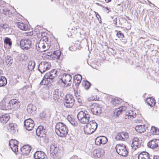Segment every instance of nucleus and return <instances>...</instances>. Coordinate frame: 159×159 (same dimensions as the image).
I'll list each match as a JSON object with an SVG mask.
<instances>
[{
	"instance_id": "69168bd1",
	"label": "nucleus",
	"mask_w": 159,
	"mask_h": 159,
	"mask_svg": "<svg viewBox=\"0 0 159 159\" xmlns=\"http://www.w3.org/2000/svg\"><path fill=\"white\" fill-rule=\"evenodd\" d=\"M111 0H105V2L107 3H108L110 2L111 1Z\"/></svg>"
},
{
	"instance_id": "6e6552de",
	"label": "nucleus",
	"mask_w": 159,
	"mask_h": 159,
	"mask_svg": "<svg viewBox=\"0 0 159 159\" xmlns=\"http://www.w3.org/2000/svg\"><path fill=\"white\" fill-rule=\"evenodd\" d=\"M90 110L93 115L99 116L102 113V109L100 105L97 103H93L92 105Z\"/></svg>"
},
{
	"instance_id": "a19ab883",
	"label": "nucleus",
	"mask_w": 159,
	"mask_h": 159,
	"mask_svg": "<svg viewBox=\"0 0 159 159\" xmlns=\"http://www.w3.org/2000/svg\"><path fill=\"white\" fill-rule=\"evenodd\" d=\"M4 46L8 45L9 46L11 47L12 45V42L11 39L8 37H6L4 40Z\"/></svg>"
},
{
	"instance_id": "f8f14e48",
	"label": "nucleus",
	"mask_w": 159,
	"mask_h": 159,
	"mask_svg": "<svg viewBox=\"0 0 159 159\" xmlns=\"http://www.w3.org/2000/svg\"><path fill=\"white\" fill-rule=\"evenodd\" d=\"M148 147L152 149H156L157 151L159 150V139H154L150 140L147 144Z\"/></svg>"
},
{
	"instance_id": "8fccbe9b",
	"label": "nucleus",
	"mask_w": 159,
	"mask_h": 159,
	"mask_svg": "<svg viewBox=\"0 0 159 159\" xmlns=\"http://www.w3.org/2000/svg\"><path fill=\"white\" fill-rule=\"evenodd\" d=\"M18 144V141L16 139H12L10 140L9 142V145L10 147H11V146H13V145L15 143V144Z\"/></svg>"
},
{
	"instance_id": "3c124183",
	"label": "nucleus",
	"mask_w": 159,
	"mask_h": 159,
	"mask_svg": "<svg viewBox=\"0 0 159 159\" xmlns=\"http://www.w3.org/2000/svg\"><path fill=\"white\" fill-rule=\"evenodd\" d=\"M40 116L42 119H44L47 117L48 115L45 111H43L40 113Z\"/></svg>"
},
{
	"instance_id": "864d4df0",
	"label": "nucleus",
	"mask_w": 159,
	"mask_h": 159,
	"mask_svg": "<svg viewBox=\"0 0 159 159\" xmlns=\"http://www.w3.org/2000/svg\"><path fill=\"white\" fill-rule=\"evenodd\" d=\"M103 9L107 13H109L111 11V10L108 8V7H106L105 6H103Z\"/></svg>"
},
{
	"instance_id": "a878e982",
	"label": "nucleus",
	"mask_w": 159,
	"mask_h": 159,
	"mask_svg": "<svg viewBox=\"0 0 159 159\" xmlns=\"http://www.w3.org/2000/svg\"><path fill=\"white\" fill-rule=\"evenodd\" d=\"M10 117L8 114L2 115L0 117V121L3 124H6L9 120Z\"/></svg>"
},
{
	"instance_id": "9b49d317",
	"label": "nucleus",
	"mask_w": 159,
	"mask_h": 159,
	"mask_svg": "<svg viewBox=\"0 0 159 159\" xmlns=\"http://www.w3.org/2000/svg\"><path fill=\"white\" fill-rule=\"evenodd\" d=\"M47 130L44 128L43 126H39L36 130V134L39 137L44 138L46 136Z\"/></svg>"
},
{
	"instance_id": "774afa93",
	"label": "nucleus",
	"mask_w": 159,
	"mask_h": 159,
	"mask_svg": "<svg viewBox=\"0 0 159 159\" xmlns=\"http://www.w3.org/2000/svg\"><path fill=\"white\" fill-rule=\"evenodd\" d=\"M148 2H149V3H151V4H152V3H151L150 2H149V1H148Z\"/></svg>"
},
{
	"instance_id": "c85d7f7f",
	"label": "nucleus",
	"mask_w": 159,
	"mask_h": 159,
	"mask_svg": "<svg viewBox=\"0 0 159 159\" xmlns=\"http://www.w3.org/2000/svg\"><path fill=\"white\" fill-rule=\"evenodd\" d=\"M84 131L85 133L87 134H92L95 132L92 128H91L90 126L88 125V123L84 127Z\"/></svg>"
},
{
	"instance_id": "13d9d810",
	"label": "nucleus",
	"mask_w": 159,
	"mask_h": 159,
	"mask_svg": "<svg viewBox=\"0 0 159 159\" xmlns=\"http://www.w3.org/2000/svg\"><path fill=\"white\" fill-rule=\"evenodd\" d=\"M95 13L96 16L97 17V18L98 19V20H99V18H100V19H101L100 16L99 15L98 13L97 12H95Z\"/></svg>"
},
{
	"instance_id": "39448f33",
	"label": "nucleus",
	"mask_w": 159,
	"mask_h": 159,
	"mask_svg": "<svg viewBox=\"0 0 159 159\" xmlns=\"http://www.w3.org/2000/svg\"><path fill=\"white\" fill-rule=\"evenodd\" d=\"M21 48L24 50H27L31 47L32 41L28 39H22L20 42Z\"/></svg>"
},
{
	"instance_id": "f257e3e1",
	"label": "nucleus",
	"mask_w": 159,
	"mask_h": 159,
	"mask_svg": "<svg viewBox=\"0 0 159 159\" xmlns=\"http://www.w3.org/2000/svg\"><path fill=\"white\" fill-rule=\"evenodd\" d=\"M55 132L57 134L61 137L66 136L68 133V129L64 123L60 122L57 123L55 126Z\"/></svg>"
},
{
	"instance_id": "e2e57ef3",
	"label": "nucleus",
	"mask_w": 159,
	"mask_h": 159,
	"mask_svg": "<svg viewBox=\"0 0 159 159\" xmlns=\"http://www.w3.org/2000/svg\"><path fill=\"white\" fill-rule=\"evenodd\" d=\"M96 4L97 5H98V6H100V7H103V6H102V4H101L99 3H96Z\"/></svg>"
},
{
	"instance_id": "7c9ffc66",
	"label": "nucleus",
	"mask_w": 159,
	"mask_h": 159,
	"mask_svg": "<svg viewBox=\"0 0 159 159\" xmlns=\"http://www.w3.org/2000/svg\"><path fill=\"white\" fill-rule=\"evenodd\" d=\"M42 57L45 60L47 59L52 60L53 59L52 57V52L47 51L46 52L43 54Z\"/></svg>"
},
{
	"instance_id": "c756f323",
	"label": "nucleus",
	"mask_w": 159,
	"mask_h": 159,
	"mask_svg": "<svg viewBox=\"0 0 159 159\" xmlns=\"http://www.w3.org/2000/svg\"><path fill=\"white\" fill-rule=\"evenodd\" d=\"M53 81H51L49 77H45V74L44 75L43 78L40 82V84L43 85H49Z\"/></svg>"
},
{
	"instance_id": "473e14b6",
	"label": "nucleus",
	"mask_w": 159,
	"mask_h": 159,
	"mask_svg": "<svg viewBox=\"0 0 159 159\" xmlns=\"http://www.w3.org/2000/svg\"><path fill=\"white\" fill-rule=\"evenodd\" d=\"M146 101L147 104L151 107L154 106L156 104L155 99L152 98H146Z\"/></svg>"
},
{
	"instance_id": "b1692460",
	"label": "nucleus",
	"mask_w": 159,
	"mask_h": 159,
	"mask_svg": "<svg viewBox=\"0 0 159 159\" xmlns=\"http://www.w3.org/2000/svg\"><path fill=\"white\" fill-rule=\"evenodd\" d=\"M125 115V118L126 119H132L136 117V114L134 112L131 110L126 111Z\"/></svg>"
},
{
	"instance_id": "bf43d9fd",
	"label": "nucleus",
	"mask_w": 159,
	"mask_h": 159,
	"mask_svg": "<svg viewBox=\"0 0 159 159\" xmlns=\"http://www.w3.org/2000/svg\"><path fill=\"white\" fill-rule=\"evenodd\" d=\"M117 18H116L113 20V23L114 25H117Z\"/></svg>"
},
{
	"instance_id": "ddd939ff",
	"label": "nucleus",
	"mask_w": 159,
	"mask_h": 159,
	"mask_svg": "<svg viewBox=\"0 0 159 159\" xmlns=\"http://www.w3.org/2000/svg\"><path fill=\"white\" fill-rule=\"evenodd\" d=\"M24 125L27 130L30 131L33 129L35 125L34 120L30 118H29L24 121Z\"/></svg>"
},
{
	"instance_id": "1a4fd4ad",
	"label": "nucleus",
	"mask_w": 159,
	"mask_h": 159,
	"mask_svg": "<svg viewBox=\"0 0 159 159\" xmlns=\"http://www.w3.org/2000/svg\"><path fill=\"white\" fill-rule=\"evenodd\" d=\"M49 63L46 61L41 62L38 66V70L42 74L49 70L50 66H49Z\"/></svg>"
},
{
	"instance_id": "f3484780",
	"label": "nucleus",
	"mask_w": 159,
	"mask_h": 159,
	"mask_svg": "<svg viewBox=\"0 0 159 159\" xmlns=\"http://www.w3.org/2000/svg\"><path fill=\"white\" fill-rule=\"evenodd\" d=\"M104 151L100 149L94 150L93 152V155L94 157L96 159L102 158L104 156Z\"/></svg>"
},
{
	"instance_id": "0eeeda50",
	"label": "nucleus",
	"mask_w": 159,
	"mask_h": 159,
	"mask_svg": "<svg viewBox=\"0 0 159 159\" xmlns=\"http://www.w3.org/2000/svg\"><path fill=\"white\" fill-rule=\"evenodd\" d=\"M20 101L18 99H13L9 101L7 107L9 109H14L15 110L17 109L20 106Z\"/></svg>"
},
{
	"instance_id": "6e6d98bb",
	"label": "nucleus",
	"mask_w": 159,
	"mask_h": 159,
	"mask_svg": "<svg viewBox=\"0 0 159 159\" xmlns=\"http://www.w3.org/2000/svg\"><path fill=\"white\" fill-rule=\"evenodd\" d=\"M74 46H75V47H76V49H80L81 48H82V47H81V45H80L79 44L78 45L77 44H76L75 45H74Z\"/></svg>"
},
{
	"instance_id": "cd10ccee",
	"label": "nucleus",
	"mask_w": 159,
	"mask_h": 159,
	"mask_svg": "<svg viewBox=\"0 0 159 159\" xmlns=\"http://www.w3.org/2000/svg\"><path fill=\"white\" fill-rule=\"evenodd\" d=\"M16 127V125L13 123H10L7 127L8 130L9 131L11 132V133L14 134L17 130Z\"/></svg>"
},
{
	"instance_id": "37998d69",
	"label": "nucleus",
	"mask_w": 159,
	"mask_h": 159,
	"mask_svg": "<svg viewBox=\"0 0 159 159\" xmlns=\"http://www.w3.org/2000/svg\"><path fill=\"white\" fill-rule=\"evenodd\" d=\"M151 130L153 134L159 135V129L157 128L152 126L151 127Z\"/></svg>"
},
{
	"instance_id": "2eb2a0df",
	"label": "nucleus",
	"mask_w": 159,
	"mask_h": 159,
	"mask_svg": "<svg viewBox=\"0 0 159 159\" xmlns=\"http://www.w3.org/2000/svg\"><path fill=\"white\" fill-rule=\"evenodd\" d=\"M31 149V147L28 145H24L20 149L21 155L24 157L28 156L30 152Z\"/></svg>"
},
{
	"instance_id": "338daca9",
	"label": "nucleus",
	"mask_w": 159,
	"mask_h": 159,
	"mask_svg": "<svg viewBox=\"0 0 159 159\" xmlns=\"http://www.w3.org/2000/svg\"><path fill=\"white\" fill-rule=\"evenodd\" d=\"M2 71L0 69V75L2 74Z\"/></svg>"
},
{
	"instance_id": "2f4dec72",
	"label": "nucleus",
	"mask_w": 159,
	"mask_h": 159,
	"mask_svg": "<svg viewBox=\"0 0 159 159\" xmlns=\"http://www.w3.org/2000/svg\"><path fill=\"white\" fill-rule=\"evenodd\" d=\"M61 52L60 50L54 51L52 52V57L54 60H60L61 55Z\"/></svg>"
},
{
	"instance_id": "423d86ee",
	"label": "nucleus",
	"mask_w": 159,
	"mask_h": 159,
	"mask_svg": "<svg viewBox=\"0 0 159 159\" xmlns=\"http://www.w3.org/2000/svg\"><path fill=\"white\" fill-rule=\"evenodd\" d=\"M117 152L120 155L125 157L127 156L128 151L126 146L123 144H119L116 147Z\"/></svg>"
},
{
	"instance_id": "20e7f679",
	"label": "nucleus",
	"mask_w": 159,
	"mask_h": 159,
	"mask_svg": "<svg viewBox=\"0 0 159 159\" xmlns=\"http://www.w3.org/2000/svg\"><path fill=\"white\" fill-rule=\"evenodd\" d=\"M75 100L73 96L70 94H67L64 101V105L67 108L72 107L75 104Z\"/></svg>"
},
{
	"instance_id": "0e129e2a",
	"label": "nucleus",
	"mask_w": 159,
	"mask_h": 159,
	"mask_svg": "<svg viewBox=\"0 0 159 159\" xmlns=\"http://www.w3.org/2000/svg\"><path fill=\"white\" fill-rule=\"evenodd\" d=\"M77 101H78V102H79V103H80V102H81V101H82V100L80 99V98H78L77 99Z\"/></svg>"
},
{
	"instance_id": "ea45409f",
	"label": "nucleus",
	"mask_w": 159,
	"mask_h": 159,
	"mask_svg": "<svg viewBox=\"0 0 159 159\" xmlns=\"http://www.w3.org/2000/svg\"><path fill=\"white\" fill-rule=\"evenodd\" d=\"M126 109V107L125 106H122L121 107H119L118 110H117L116 112V115L117 117L119 116L121 114H122Z\"/></svg>"
},
{
	"instance_id": "a211bd4d",
	"label": "nucleus",
	"mask_w": 159,
	"mask_h": 159,
	"mask_svg": "<svg viewBox=\"0 0 159 159\" xmlns=\"http://www.w3.org/2000/svg\"><path fill=\"white\" fill-rule=\"evenodd\" d=\"M129 137L128 134L126 132H122L117 134L115 137V139L117 140L125 141Z\"/></svg>"
},
{
	"instance_id": "f03ea898",
	"label": "nucleus",
	"mask_w": 159,
	"mask_h": 159,
	"mask_svg": "<svg viewBox=\"0 0 159 159\" xmlns=\"http://www.w3.org/2000/svg\"><path fill=\"white\" fill-rule=\"evenodd\" d=\"M48 39L46 37L43 38L39 43L36 45V48L37 51L39 52H44L49 49L50 46Z\"/></svg>"
},
{
	"instance_id": "603ef678",
	"label": "nucleus",
	"mask_w": 159,
	"mask_h": 159,
	"mask_svg": "<svg viewBox=\"0 0 159 159\" xmlns=\"http://www.w3.org/2000/svg\"><path fill=\"white\" fill-rule=\"evenodd\" d=\"M100 138L99 136L97 137L95 139V143L96 145H99L101 144V142L100 141Z\"/></svg>"
},
{
	"instance_id": "6ab92c4d",
	"label": "nucleus",
	"mask_w": 159,
	"mask_h": 159,
	"mask_svg": "<svg viewBox=\"0 0 159 159\" xmlns=\"http://www.w3.org/2000/svg\"><path fill=\"white\" fill-rule=\"evenodd\" d=\"M141 141L137 137H134L132 141V143L131 145L133 148L136 150L137 148L141 146Z\"/></svg>"
},
{
	"instance_id": "4be33fe9",
	"label": "nucleus",
	"mask_w": 159,
	"mask_h": 159,
	"mask_svg": "<svg viewBox=\"0 0 159 159\" xmlns=\"http://www.w3.org/2000/svg\"><path fill=\"white\" fill-rule=\"evenodd\" d=\"M148 128V127L145 124L136 125L135 129L137 132L141 133L146 131Z\"/></svg>"
},
{
	"instance_id": "052dcab7",
	"label": "nucleus",
	"mask_w": 159,
	"mask_h": 159,
	"mask_svg": "<svg viewBox=\"0 0 159 159\" xmlns=\"http://www.w3.org/2000/svg\"><path fill=\"white\" fill-rule=\"evenodd\" d=\"M70 123L73 125L75 126L76 125V124L77 123H75L74 121L71 120L70 121Z\"/></svg>"
},
{
	"instance_id": "4d7b16f0",
	"label": "nucleus",
	"mask_w": 159,
	"mask_h": 159,
	"mask_svg": "<svg viewBox=\"0 0 159 159\" xmlns=\"http://www.w3.org/2000/svg\"><path fill=\"white\" fill-rule=\"evenodd\" d=\"M45 95H41V98L43 100H45L47 99L48 96L47 95V94H45Z\"/></svg>"
},
{
	"instance_id": "680f3d73",
	"label": "nucleus",
	"mask_w": 159,
	"mask_h": 159,
	"mask_svg": "<svg viewBox=\"0 0 159 159\" xmlns=\"http://www.w3.org/2000/svg\"><path fill=\"white\" fill-rule=\"evenodd\" d=\"M153 159H159V156L158 155H154Z\"/></svg>"
},
{
	"instance_id": "58836bf2",
	"label": "nucleus",
	"mask_w": 159,
	"mask_h": 159,
	"mask_svg": "<svg viewBox=\"0 0 159 159\" xmlns=\"http://www.w3.org/2000/svg\"><path fill=\"white\" fill-rule=\"evenodd\" d=\"M17 25L19 28L25 31L28 29L27 25L23 23L18 22Z\"/></svg>"
},
{
	"instance_id": "bb28decb",
	"label": "nucleus",
	"mask_w": 159,
	"mask_h": 159,
	"mask_svg": "<svg viewBox=\"0 0 159 159\" xmlns=\"http://www.w3.org/2000/svg\"><path fill=\"white\" fill-rule=\"evenodd\" d=\"M138 159H150L149 154L146 151L141 152L138 156Z\"/></svg>"
},
{
	"instance_id": "49530a36",
	"label": "nucleus",
	"mask_w": 159,
	"mask_h": 159,
	"mask_svg": "<svg viewBox=\"0 0 159 159\" xmlns=\"http://www.w3.org/2000/svg\"><path fill=\"white\" fill-rule=\"evenodd\" d=\"M18 144L14 143L12 146L10 147L12 151L16 154L17 152H18Z\"/></svg>"
},
{
	"instance_id": "4468645a",
	"label": "nucleus",
	"mask_w": 159,
	"mask_h": 159,
	"mask_svg": "<svg viewBox=\"0 0 159 159\" xmlns=\"http://www.w3.org/2000/svg\"><path fill=\"white\" fill-rule=\"evenodd\" d=\"M53 99L55 102L59 103L61 102L62 97H61V93L58 89H55L53 92Z\"/></svg>"
},
{
	"instance_id": "9d476101",
	"label": "nucleus",
	"mask_w": 159,
	"mask_h": 159,
	"mask_svg": "<svg viewBox=\"0 0 159 159\" xmlns=\"http://www.w3.org/2000/svg\"><path fill=\"white\" fill-rule=\"evenodd\" d=\"M71 79V75L70 74H67L64 75L62 78H61L59 81L60 82L61 81V83H63L65 85L68 82L66 86V87H67L71 85V82L70 81Z\"/></svg>"
},
{
	"instance_id": "393cba45",
	"label": "nucleus",
	"mask_w": 159,
	"mask_h": 159,
	"mask_svg": "<svg viewBox=\"0 0 159 159\" xmlns=\"http://www.w3.org/2000/svg\"><path fill=\"white\" fill-rule=\"evenodd\" d=\"M82 76L80 74L75 75L74 78V83L76 87V88L78 87L79 84L80 83L82 80Z\"/></svg>"
},
{
	"instance_id": "f704fd0d",
	"label": "nucleus",
	"mask_w": 159,
	"mask_h": 159,
	"mask_svg": "<svg viewBox=\"0 0 159 159\" xmlns=\"http://www.w3.org/2000/svg\"><path fill=\"white\" fill-rule=\"evenodd\" d=\"M35 63L33 60L30 61L28 63V69L30 71L33 70L35 66Z\"/></svg>"
},
{
	"instance_id": "de8ad7c7",
	"label": "nucleus",
	"mask_w": 159,
	"mask_h": 159,
	"mask_svg": "<svg viewBox=\"0 0 159 159\" xmlns=\"http://www.w3.org/2000/svg\"><path fill=\"white\" fill-rule=\"evenodd\" d=\"M69 31L70 32L71 34H75L77 33V28L75 27H70L68 28Z\"/></svg>"
},
{
	"instance_id": "c03bdc74",
	"label": "nucleus",
	"mask_w": 159,
	"mask_h": 159,
	"mask_svg": "<svg viewBox=\"0 0 159 159\" xmlns=\"http://www.w3.org/2000/svg\"><path fill=\"white\" fill-rule=\"evenodd\" d=\"M2 13L7 16H9L12 14L10 10L7 8H5L2 10Z\"/></svg>"
},
{
	"instance_id": "e433bc0d",
	"label": "nucleus",
	"mask_w": 159,
	"mask_h": 159,
	"mask_svg": "<svg viewBox=\"0 0 159 159\" xmlns=\"http://www.w3.org/2000/svg\"><path fill=\"white\" fill-rule=\"evenodd\" d=\"M82 84L83 86L86 90L89 89L91 85V83L87 80H83Z\"/></svg>"
},
{
	"instance_id": "5fc2aeb1",
	"label": "nucleus",
	"mask_w": 159,
	"mask_h": 159,
	"mask_svg": "<svg viewBox=\"0 0 159 159\" xmlns=\"http://www.w3.org/2000/svg\"><path fill=\"white\" fill-rule=\"evenodd\" d=\"M0 26L5 29L9 27L8 25L6 24H1Z\"/></svg>"
},
{
	"instance_id": "5701e85b",
	"label": "nucleus",
	"mask_w": 159,
	"mask_h": 159,
	"mask_svg": "<svg viewBox=\"0 0 159 159\" xmlns=\"http://www.w3.org/2000/svg\"><path fill=\"white\" fill-rule=\"evenodd\" d=\"M36 110V107L31 104H30L27 107V111L28 113L30 115H34L35 114Z\"/></svg>"
},
{
	"instance_id": "c9c22d12",
	"label": "nucleus",
	"mask_w": 159,
	"mask_h": 159,
	"mask_svg": "<svg viewBox=\"0 0 159 159\" xmlns=\"http://www.w3.org/2000/svg\"><path fill=\"white\" fill-rule=\"evenodd\" d=\"M111 102L113 105L116 106V105L121 103V99L117 98H113L112 99Z\"/></svg>"
},
{
	"instance_id": "4c0bfd02",
	"label": "nucleus",
	"mask_w": 159,
	"mask_h": 159,
	"mask_svg": "<svg viewBox=\"0 0 159 159\" xmlns=\"http://www.w3.org/2000/svg\"><path fill=\"white\" fill-rule=\"evenodd\" d=\"M89 126L95 131L98 127V124L95 120H92L89 122Z\"/></svg>"
},
{
	"instance_id": "79ce46f5",
	"label": "nucleus",
	"mask_w": 159,
	"mask_h": 159,
	"mask_svg": "<svg viewBox=\"0 0 159 159\" xmlns=\"http://www.w3.org/2000/svg\"><path fill=\"white\" fill-rule=\"evenodd\" d=\"M5 60L6 63L10 65L12 64L13 63V58L11 56L9 55H7L5 57Z\"/></svg>"
},
{
	"instance_id": "09e8293b",
	"label": "nucleus",
	"mask_w": 159,
	"mask_h": 159,
	"mask_svg": "<svg viewBox=\"0 0 159 159\" xmlns=\"http://www.w3.org/2000/svg\"><path fill=\"white\" fill-rule=\"evenodd\" d=\"M115 31L117 32L116 35L118 38L122 39L124 37V34L120 31H118L116 30Z\"/></svg>"
},
{
	"instance_id": "7ed1b4c3",
	"label": "nucleus",
	"mask_w": 159,
	"mask_h": 159,
	"mask_svg": "<svg viewBox=\"0 0 159 159\" xmlns=\"http://www.w3.org/2000/svg\"><path fill=\"white\" fill-rule=\"evenodd\" d=\"M90 116L86 111H81L77 115V118L82 124H88Z\"/></svg>"
},
{
	"instance_id": "aec40b11",
	"label": "nucleus",
	"mask_w": 159,
	"mask_h": 159,
	"mask_svg": "<svg viewBox=\"0 0 159 159\" xmlns=\"http://www.w3.org/2000/svg\"><path fill=\"white\" fill-rule=\"evenodd\" d=\"M57 70L55 69L51 70L49 72H47L45 74V77H49L51 81H53V80L56 77L57 75Z\"/></svg>"
},
{
	"instance_id": "a18cd8bd",
	"label": "nucleus",
	"mask_w": 159,
	"mask_h": 159,
	"mask_svg": "<svg viewBox=\"0 0 159 159\" xmlns=\"http://www.w3.org/2000/svg\"><path fill=\"white\" fill-rule=\"evenodd\" d=\"M99 137L101 139H100L101 144H104L107 143V139L106 137L104 136H100Z\"/></svg>"
},
{
	"instance_id": "dca6fc26",
	"label": "nucleus",
	"mask_w": 159,
	"mask_h": 159,
	"mask_svg": "<svg viewBox=\"0 0 159 159\" xmlns=\"http://www.w3.org/2000/svg\"><path fill=\"white\" fill-rule=\"evenodd\" d=\"M35 159H47V156L45 153L41 151H37L34 154Z\"/></svg>"
},
{
	"instance_id": "412c9836",
	"label": "nucleus",
	"mask_w": 159,
	"mask_h": 159,
	"mask_svg": "<svg viewBox=\"0 0 159 159\" xmlns=\"http://www.w3.org/2000/svg\"><path fill=\"white\" fill-rule=\"evenodd\" d=\"M58 150L59 148L57 144H52L50 147V153L51 156H53V157L56 156Z\"/></svg>"
},
{
	"instance_id": "72a5a7b5",
	"label": "nucleus",
	"mask_w": 159,
	"mask_h": 159,
	"mask_svg": "<svg viewBox=\"0 0 159 159\" xmlns=\"http://www.w3.org/2000/svg\"><path fill=\"white\" fill-rule=\"evenodd\" d=\"M7 84L6 78L3 76L0 75V87L4 86Z\"/></svg>"
}]
</instances>
